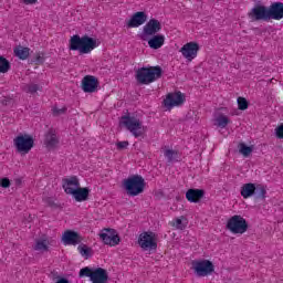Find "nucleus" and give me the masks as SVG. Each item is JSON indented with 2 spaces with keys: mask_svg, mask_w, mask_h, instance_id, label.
Returning <instances> with one entry per match:
<instances>
[{
  "mask_svg": "<svg viewBox=\"0 0 283 283\" xmlns=\"http://www.w3.org/2000/svg\"><path fill=\"white\" fill-rule=\"evenodd\" d=\"M96 48H98L96 39L91 38L90 35H83L81 38V35L75 34L71 36L69 43V50L80 52V54H90V52H92V50H96Z\"/></svg>",
  "mask_w": 283,
  "mask_h": 283,
  "instance_id": "nucleus-1",
  "label": "nucleus"
},
{
  "mask_svg": "<svg viewBox=\"0 0 283 283\" xmlns=\"http://www.w3.org/2000/svg\"><path fill=\"white\" fill-rule=\"evenodd\" d=\"M135 78L139 85H149L158 78H163V67L160 66H143L137 70Z\"/></svg>",
  "mask_w": 283,
  "mask_h": 283,
  "instance_id": "nucleus-2",
  "label": "nucleus"
},
{
  "mask_svg": "<svg viewBox=\"0 0 283 283\" xmlns=\"http://www.w3.org/2000/svg\"><path fill=\"white\" fill-rule=\"evenodd\" d=\"M145 178L140 175H133L123 181V187L128 196H140L146 187Z\"/></svg>",
  "mask_w": 283,
  "mask_h": 283,
  "instance_id": "nucleus-3",
  "label": "nucleus"
},
{
  "mask_svg": "<svg viewBox=\"0 0 283 283\" xmlns=\"http://www.w3.org/2000/svg\"><path fill=\"white\" fill-rule=\"evenodd\" d=\"M119 124L124 125L135 138H140L147 132V127L136 116L124 115L120 117Z\"/></svg>",
  "mask_w": 283,
  "mask_h": 283,
  "instance_id": "nucleus-4",
  "label": "nucleus"
},
{
  "mask_svg": "<svg viewBox=\"0 0 283 283\" xmlns=\"http://www.w3.org/2000/svg\"><path fill=\"white\" fill-rule=\"evenodd\" d=\"M80 277H90L92 283H107L109 280L107 270L103 268L92 270V268L88 266L80 270Z\"/></svg>",
  "mask_w": 283,
  "mask_h": 283,
  "instance_id": "nucleus-5",
  "label": "nucleus"
},
{
  "mask_svg": "<svg viewBox=\"0 0 283 283\" xmlns=\"http://www.w3.org/2000/svg\"><path fill=\"white\" fill-rule=\"evenodd\" d=\"M226 229H228V231H230L231 233H239L240 235H242L243 233H247V231H249V222H247V219H244V217L240 214H234L228 220Z\"/></svg>",
  "mask_w": 283,
  "mask_h": 283,
  "instance_id": "nucleus-6",
  "label": "nucleus"
},
{
  "mask_svg": "<svg viewBox=\"0 0 283 283\" xmlns=\"http://www.w3.org/2000/svg\"><path fill=\"white\" fill-rule=\"evenodd\" d=\"M13 145L18 154L25 156V154L32 151V147H34V138L28 134H20L13 139Z\"/></svg>",
  "mask_w": 283,
  "mask_h": 283,
  "instance_id": "nucleus-7",
  "label": "nucleus"
},
{
  "mask_svg": "<svg viewBox=\"0 0 283 283\" xmlns=\"http://www.w3.org/2000/svg\"><path fill=\"white\" fill-rule=\"evenodd\" d=\"M157 235L153 231H146L139 234L138 244L143 251H157Z\"/></svg>",
  "mask_w": 283,
  "mask_h": 283,
  "instance_id": "nucleus-8",
  "label": "nucleus"
},
{
  "mask_svg": "<svg viewBox=\"0 0 283 283\" xmlns=\"http://www.w3.org/2000/svg\"><path fill=\"white\" fill-rule=\"evenodd\" d=\"M192 269L198 277H207L216 271V265L210 260L192 261Z\"/></svg>",
  "mask_w": 283,
  "mask_h": 283,
  "instance_id": "nucleus-9",
  "label": "nucleus"
},
{
  "mask_svg": "<svg viewBox=\"0 0 283 283\" xmlns=\"http://www.w3.org/2000/svg\"><path fill=\"white\" fill-rule=\"evenodd\" d=\"M163 30V24L157 19H150L143 28L139 39L142 41H149V36L158 34Z\"/></svg>",
  "mask_w": 283,
  "mask_h": 283,
  "instance_id": "nucleus-10",
  "label": "nucleus"
},
{
  "mask_svg": "<svg viewBox=\"0 0 283 283\" xmlns=\"http://www.w3.org/2000/svg\"><path fill=\"white\" fill-rule=\"evenodd\" d=\"M63 189L65 193L73 196L76 202H85V200H90V188L87 187H77L74 189L72 187H66L65 185H63Z\"/></svg>",
  "mask_w": 283,
  "mask_h": 283,
  "instance_id": "nucleus-11",
  "label": "nucleus"
},
{
  "mask_svg": "<svg viewBox=\"0 0 283 283\" xmlns=\"http://www.w3.org/2000/svg\"><path fill=\"white\" fill-rule=\"evenodd\" d=\"M99 238L104 244H108L109 247H116L120 244V237L118 233H116V230L112 228L103 229L102 233H99Z\"/></svg>",
  "mask_w": 283,
  "mask_h": 283,
  "instance_id": "nucleus-12",
  "label": "nucleus"
},
{
  "mask_svg": "<svg viewBox=\"0 0 283 283\" xmlns=\"http://www.w3.org/2000/svg\"><path fill=\"white\" fill-rule=\"evenodd\" d=\"M248 17L251 21H269V7L256 4L250 10Z\"/></svg>",
  "mask_w": 283,
  "mask_h": 283,
  "instance_id": "nucleus-13",
  "label": "nucleus"
},
{
  "mask_svg": "<svg viewBox=\"0 0 283 283\" xmlns=\"http://www.w3.org/2000/svg\"><path fill=\"white\" fill-rule=\"evenodd\" d=\"M179 52L182 54L184 59H187V61H193V59L198 56V52H200V44H198V42H188L179 50Z\"/></svg>",
  "mask_w": 283,
  "mask_h": 283,
  "instance_id": "nucleus-14",
  "label": "nucleus"
},
{
  "mask_svg": "<svg viewBox=\"0 0 283 283\" xmlns=\"http://www.w3.org/2000/svg\"><path fill=\"white\" fill-rule=\"evenodd\" d=\"M185 103V94L180 92L170 93L164 99V105L167 109H172V107H180Z\"/></svg>",
  "mask_w": 283,
  "mask_h": 283,
  "instance_id": "nucleus-15",
  "label": "nucleus"
},
{
  "mask_svg": "<svg viewBox=\"0 0 283 283\" xmlns=\"http://www.w3.org/2000/svg\"><path fill=\"white\" fill-rule=\"evenodd\" d=\"M82 90L85 94H94L98 90V78L94 75H86L82 80Z\"/></svg>",
  "mask_w": 283,
  "mask_h": 283,
  "instance_id": "nucleus-16",
  "label": "nucleus"
},
{
  "mask_svg": "<svg viewBox=\"0 0 283 283\" xmlns=\"http://www.w3.org/2000/svg\"><path fill=\"white\" fill-rule=\"evenodd\" d=\"M269 21H281L283 19V2H273L268 7Z\"/></svg>",
  "mask_w": 283,
  "mask_h": 283,
  "instance_id": "nucleus-17",
  "label": "nucleus"
},
{
  "mask_svg": "<svg viewBox=\"0 0 283 283\" xmlns=\"http://www.w3.org/2000/svg\"><path fill=\"white\" fill-rule=\"evenodd\" d=\"M62 240L64 244H72L73 247H76V244H81V242H83L81 234L73 230H66L62 237Z\"/></svg>",
  "mask_w": 283,
  "mask_h": 283,
  "instance_id": "nucleus-18",
  "label": "nucleus"
},
{
  "mask_svg": "<svg viewBox=\"0 0 283 283\" xmlns=\"http://www.w3.org/2000/svg\"><path fill=\"white\" fill-rule=\"evenodd\" d=\"M147 21V13L138 11L134 13L130 20L126 23L127 28H140Z\"/></svg>",
  "mask_w": 283,
  "mask_h": 283,
  "instance_id": "nucleus-19",
  "label": "nucleus"
},
{
  "mask_svg": "<svg viewBox=\"0 0 283 283\" xmlns=\"http://www.w3.org/2000/svg\"><path fill=\"white\" fill-rule=\"evenodd\" d=\"M203 198H205V190L203 189L190 188L186 192V200H188V202L198 203Z\"/></svg>",
  "mask_w": 283,
  "mask_h": 283,
  "instance_id": "nucleus-20",
  "label": "nucleus"
},
{
  "mask_svg": "<svg viewBox=\"0 0 283 283\" xmlns=\"http://www.w3.org/2000/svg\"><path fill=\"white\" fill-rule=\"evenodd\" d=\"M59 144V137H56V132L54 129H49L44 136V145L49 149H54Z\"/></svg>",
  "mask_w": 283,
  "mask_h": 283,
  "instance_id": "nucleus-21",
  "label": "nucleus"
},
{
  "mask_svg": "<svg viewBox=\"0 0 283 283\" xmlns=\"http://www.w3.org/2000/svg\"><path fill=\"white\" fill-rule=\"evenodd\" d=\"M148 45L151 50H160V48L165 45V35H153V38L148 40Z\"/></svg>",
  "mask_w": 283,
  "mask_h": 283,
  "instance_id": "nucleus-22",
  "label": "nucleus"
},
{
  "mask_svg": "<svg viewBox=\"0 0 283 283\" xmlns=\"http://www.w3.org/2000/svg\"><path fill=\"white\" fill-rule=\"evenodd\" d=\"M254 193H255V184L249 182V184H244L241 187L242 198H244V199L251 198L254 196Z\"/></svg>",
  "mask_w": 283,
  "mask_h": 283,
  "instance_id": "nucleus-23",
  "label": "nucleus"
},
{
  "mask_svg": "<svg viewBox=\"0 0 283 283\" xmlns=\"http://www.w3.org/2000/svg\"><path fill=\"white\" fill-rule=\"evenodd\" d=\"M254 200H266V186L262 184H255Z\"/></svg>",
  "mask_w": 283,
  "mask_h": 283,
  "instance_id": "nucleus-24",
  "label": "nucleus"
},
{
  "mask_svg": "<svg viewBox=\"0 0 283 283\" xmlns=\"http://www.w3.org/2000/svg\"><path fill=\"white\" fill-rule=\"evenodd\" d=\"M164 156L167 158L168 163H180L178 150L166 149Z\"/></svg>",
  "mask_w": 283,
  "mask_h": 283,
  "instance_id": "nucleus-25",
  "label": "nucleus"
},
{
  "mask_svg": "<svg viewBox=\"0 0 283 283\" xmlns=\"http://www.w3.org/2000/svg\"><path fill=\"white\" fill-rule=\"evenodd\" d=\"M14 55L18 56L21 61H25L28 56H30V49L29 48H22L18 46L13 50Z\"/></svg>",
  "mask_w": 283,
  "mask_h": 283,
  "instance_id": "nucleus-26",
  "label": "nucleus"
},
{
  "mask_svg": "<svg viewBox=\"0 0 283 283\" xmlns=\"http://www.w3.org/2000/svg\"><path fill=\"white\" fill-rule=\"evenodd\" d=\"M216 123L218 127H221V129H224V127H227V125L231 123V119H229L224 114L219 113L216 118Z\"/></svg>",
  "mask_w": 283,
  "mask_h": 283,
  "instance_id": "nucleus-27",
  "label": "nucleus"
},
{
  "mask_svg": "<svg viewBox=\"0 0 283 283\" xmlns=\"http://www.w3.org/2000/svg\"><path fill=\"white\" fill-rule=\"evenodd\" d=\"M78 252L83 258L87 260V258H92L93 250L92 248L87 247L85 243H81L77 247Z\"/></svg>",
  "mask_w": 283,
  "mask_h": 283,
  "instance_id": "nucleus-28",
  "label": "nucleus"
},
{
  "mask_svg": "<svg viewBox=\"0 0 283 283\" xmlns=\"http://www.w3.org/2000/svg\"><path fill=\"white\" fill-rule=\"evenodd\" d=\"M238 149H239L240 154H242V156H244V158H249V156H251V154L253 151V147L247 146V144H244V143H240L238 145Z\"/></svg>",
  "mask_w": 283,
  "mask_h": 283,
  "instance_id": "nucleus-29",
  "label": "nucleus"
},
{
  "mask_svg": "<svg viewBox=\"0 0 283 283\" xmlns=\"http://www.w3.org/2000/svg\"><path fill=\"white\" fill-rule=\"evenodd\" d=\"M10 61L3 55H0V74H7V72H10Z\"/></svg>",
  "mask_w": 283,
  "mask_h": 283,
  "instance_id": "nucleus-30",
  "label": "nucleus"
},
{
  "mask_svg": "<svg viewBox=\"0 0 283 283\" xmlns=\"http://www.w3.org/2000/svg\"><path fill=\"white\" fill-rule=\"evenodd\" d=\"M34 251H50V247H48V240H38L33 247Z\"/></svg>",
  "mask_w": 283,
  "mask_h": 283,
  "instance_id": "nucleus-31",
  "label": "nucleus"
},
{
  "mask_svg": "<svg viewBox=\"0 0 283 283\" xmlns=\"http://www.w3.org/2000/svg\"><path fill=\"white\" fill-rule=\"evenodd\" d=\"M63 185L65 186V187H76V189H77V187H81V182H78V178H76L75 176L74 177H71L70 179H63Z\"/></svg>",
  "mask_w": 283,
  "mask_h": 283,
  "instance_id": "nucleus-32",
  "label": "nucleus"
},
{
  "mask_svg": "<svg viewBox=\"0 0 283 283\" xmlns=\"http://www.w3.org/2000/svg\"><path fill=\"white\" fill-rule=\"evenodd\" d=\"M23 90L27 94H36L41 90V86L39 84H27Z\"/></svg>",
  "mask_w": 283,
  "mask_h": 283,
  "instance_id": "nucleus-33",
  "label": "nucleus"
},
{
  "mask_svg": "<svg viewBox=\"0 0 283 283\" xmlns=\"http://www.w3.org/2000/svg\"><path fill=\"white\" fill-rule=\"evenodd\" d=\"M238 107L241 109V112H244V109H249V101L244 97H238L237 99Z\"/></svg>",
  "mask_w": 283,
  "mask_h": 283,
  "instance_id": "nucleus-34",
  "label": "nucleus"
},
{
  "mask_svg": "<svg viewBox=\"0 0 283 283\" xmlns=\"http://www.w3.org/2000/svg\"><path fill=\"white\" fill-rule=\"evenodd\" d=\"M0 105H3V107H10V105H14V99L10 96H4L0 98Z\"/></svg>",
  "mask_w": 283,
  "mask_h": 283,
  "instance_id": "nucleus-35",
  "label": "nucleus"
},
{
  "mask_svg": "<svg viewBox=\"0 0 283 283\" xmlns=\"http://www.w3.org/2000/svg\"><path fill=\"white\" fill-rule=\"evenodd\" d=\"M44 202L48 205V207H51V209H59V207H61V205L56 203L52 197L44 199Z\"/></svg>",
  "mask_w": 283,
  "mask_h": 283,
  "instance_id": "nucleus-36",
  "label": "nucleus"
},
{
  "mask_svg": "<svg viewBox=\"0 0 283 283\" xmlns=\"http://www.w3.org/2000/svg\"><path fill=\"white\" fill-rule=\"evenodd\" d=\"M53 112V116H62V114H66L67 113V106H64L62 108L59 107H53L52 108Z\"/></svg>",
  "mask_w": 283,
  "mask_h": 283,
  "instance_id": "nucleus-37",
  "label": "nucleus"
},
{
  "mask_svg": "<svg viewBox=\"0 0 283 283\" xmlns=\"http://www.w3.org/2000/svg\"><path fill=\"white\" fill-rule=\"evenodd\" d=\"M174 227H176V229H180V231L187 228V226L182 223V219L180 218H177L175 220Z\"/></svg>",
  "mask_w": 283,
  "mask_h": 283,
  "instance_id": "nucleus-38",
  "label": "nucleus"
},
{
  "mask_svg": "<svg viewBox=\"0 0 283 283\" xmlns=\"http://www.w3.org/2000/svg\"><path fill=\"white\" fill-rule=\"evenodd\" d=\"M34 63L35 65H43V63H45V57L38 53L35 55Z\"/></svg>",
  "mask_w": 283,
  "mask_h": 283,
  "instance_id": "nucleus-39",
  "label": "nucleus"
},
{
  "mask_svg": "<svg viewBox=\"0 0 283 283\" xmlns=\"http://www.w3.org/2000/svg\"><path fill=\"white\" fill-rule=\"evenodd\" d=\"M116 147L119 151L123 149H127V147H129V142H118L116 143Z\"/></svg>",
  "mask_w": 283,
  "mask_h": 283,
  "instance_id": "nucleus-40",
  "label": "nucleus"
},
{
  "mask_svg": "<svg viewBox=\"0 0 283 283\" xmlns=\"http://www.w3.org/2000/svg\"><path fill=\"white\" fill-rule=\"evenodd\" d=\"M0 187L8 189L10 187V179L7 177L0 179Z\"/></svg>",
  "mask_w": 283,
  "mask_h": 283,
  "instance_id": "nucleus-41",
  "label": "nucleus"
},
{
  "mask_svg": "<svg viewBox=\"0 0 283 283\" xmlns=\"http://www.w3.org/2000/svg\"><path fill=\"white\" fill-rule=\"evenodd\" d=\"M275 134H276V137H279L280 139H283V124L276 127Z\"/></svg>",
  "mask_w": 283,
  "mask_h": 283,
  "instance_id": "nucleus-42",
  "label": "nucleus"
},
{
  "mask_svg": "<svg viewBox=\"0 0 283 283\" xmlns=\"http://www.w3.org/2000/svg\"><path fill=\"white\" fill-rule=\"evenodd\" d=\"M25 6H34L39 0H22Z\"/></svg>",
  "mask_w": 283,
  "mask_h": 283,
  "instance_id": "nucleus-43",
  "label": "nucleus"
},
{
  "mask_svg": "<svg viewBox=\"0 0 283 283\" xmlns=\"http://www.w3.org/2000/svg\"><path fill=\"white\" fill-rule=\"evenodd\" d=\"M56 283H70V280L59 276Z\"/></svg>",
  "mask_w": 283,
  "mask_h": 283,
  "instance_id": "nucleus-44",
  "label": "nucleus"
},
{
  "mask_svg": "<svg viewBox=\"0 0 283 283\" xmlns=\"http://www.w3.org/2000/svg\"><path fill=\"white\" fill-rule=\"evenodd\" d=\"M22 180L21 179H15V185H21Z\"/></svg>",
  "mask_w": 283,
  "mask_h": 283,
  "instance_id": "nucleus-45",
  "label": "nucleus"
},
{
  "mask_svg": "<svg viewBox=\"0 0 283 283\" xmlns=\"http://www.w3.org/2000/svg\"><path fill=\"white\" fill-rule=\"evenodd\" d=\"M220 109H227V108H224V107H221Z\"/></svg>",
  "mask_w": 283,
  "mask_h": 283,
  "instance_id": "nucleus-46",
  "label": "nucleus"
}]
</instances>
